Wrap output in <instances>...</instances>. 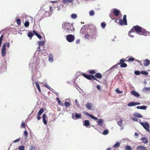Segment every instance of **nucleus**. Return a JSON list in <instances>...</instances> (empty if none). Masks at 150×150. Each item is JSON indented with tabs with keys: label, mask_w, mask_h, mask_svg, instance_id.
<instances>
[{
	"label": "nucleus",
	"mask_w": 150,
	"mask_h": 150,
	"mask_svg": "<svg viewBox=\"0 0 150 150\" xmlns=\"http://www.w3.org/2000/svg\"><path fill=\"white\" fill-rule=\"evenodd\" d=\"M62 26L64 34L71 33L75 30L74 26L69 23L64 22L62 24Z\"/></svg>",
	"instance_id": "nucleus-1"
},
{
	"label": "nucleus",
	"mask_w": 150,
	"mask_h": 150,
	"mask_svg": "<svg viewBox=\"0 0 150 150\" xmlns=\"http://www.w3.org/2000/svg\"><path fill=\"white\" fill-rule=\"evenodd\" d=\"M43 10H41L39 11L38 14L42 18L47 16L45 14L52 11V7L49 5H45L43 6Z\"/></svg>",
	"instance_id": "nucleus-2"
},
{
	"label": "nucleus",
	"mask_w": 150,
	"mask_h": 150,
	"mask_svg": "<svg viewBox=\"0 0 150 150\" xmlns=\"http://www.w3.org/2000/svg\"><path fill=\"white\" fill-rule=\"evenodd\" d=\"M142 28L137 25L134 26L129 31L128 33V35L131 38H133L134 36L131 34L132 33H134L135 31L138 34H139L140 33V32L142 31Z\"/></svg>",
	"instance_id": "nucleus-3"
},
{
	"label": "nucleus",
	"mask_w": 150,
	"mask_h": 150,
	"mask_svg": "<svg viewBox=\"0 0 150 150\" xmlns=\"http://www.w3.org/2000/svg\"><path fill=\"white\" fill-rule=\"evenodd\" d=\"M83 76L88 80H95L97 81H99L93 75L90 74H87L86 73L82 74Z\"/></svg>",
	"instance_id": "nucleus-4"
},
{
	"label": "nucleus",
	"mask_w": 150,
	"mask_h": 150,
	"mask_svg": "<svg viewBox=\"0 0 150 150\" xmlns=\"http://www.w3.org/2000/svg\"><path fill=\"white\" fill-rule=\"evenodd\" d=\"M83 76L88 80H95L97 81H99L93 75L90 74H87L86 73L82 74Z\"/></svg>",
	"instance_id": "nucleus-5"
},
{
	"label": "nucleus",
	"mask_w": 150,
	"mask_h": 150,
	"mask_svg": "<svg viewBox=\"0 0 150 150\" xmlns=\"http://www.w3.org/2000/svg\"><path fill=\"white\" fill-rule=\"evenodd\" d=\"M83 76L88 80H95L97 81H99L93 75L90 74H87L86 73L82 74Z\"/></svg>",
	"instance_id": "nucleus-6"
},
{
	"label": "nucleus",
	"mask_w": 150,
	"mask_h": 150,
	"mask_svg": "<svg viewBox=\"0 0 150 150\" xmlns=\"http://www.w3.org/2000/svg\"><path fill=\"white\" fill-rule=\"evenodd\" d=\"M126 15H125L123 16V20L122 19H120L119 20V24L121 25H127V20L126 19Z\"/></svg>",
	"instance_id": "nucleus-7"
},
{
	"label": "nucleus",
	"mask_w": 150,
	"mask_h": 150,
	"mask_svg": "<svg viewBox=\"0 0 150 150\" xmlns=\"http://www.w3.org/2000/svg\"><path fill=\"white\" fill-rule=\"evenodd\" d=\"M66 39L68 42H71L74 40L75 37L73 35L69 34L66 36Z\"/></svg>",
	"instance_id": "nucleus-8"
},
{
	"label": "nucleus",
	"mask_w": 150,
	"mask_h": 150,
	"mask_svg": "<svg viewBox=\"0 0 150 150\" xmlns=\"http://www.w3.org/2000/svg\"><path fill=\"white\" fill-rule=\"evenodd\" d=\"M139 123L146 131L149 132V126L147 122L143 123L142 122H140Z\"/></svg>",
	"instance_id": "nucleus-9"
},
{
	"label": "nucleus",
	"mask_w": 150,
	"mask_h": 150,
	"mask_svg": "<svg viewBox=\"0 0 150 150\" xmlns=\"http://www.w3.org/2000/svg\"><path fill=\"white\" fill-rule=\"evenodd\" d=\"M139 35H144L145 36L150 35V32L146 31L145 29L142 28V31L140 32Z\"/></svg>",
	"instance_id": "nucleus-10"
},
{
	"label": "nucleus",
	"mask_w": 150,
	"mask_h": 150,
	"mask_svg": "<svg viewBox=\"0 0 150 150\" xmlns=\"http://www.w3.org/2000/svg\"><path fill=\"white\" fill-rule=\"evenodd\" d=\"M6 44H4L1 49V54L2 57H4L6 54Z\"/></svg>",
	"instance_id": "nucleus-11"
},
{
	"label": "nucleus",
	"mask_w": 150,
	"mask_h": 150,
	"mask_svg": "<svg viewBox=\"0 0 150 150\" xmlns=\"http://www.w3.org/2000/svg\"><path fill=\"white\" fill-rule=\"evenodd\" d=\"M140 104L141 103L139 102H130L127 104V106L129 107H131Z\"/></svg>",
	"instance_id": "nucleus-12"
},
{
	"label": "nucleus",
	"mask_w": 150,
	"mask_h": 150,
	"mask_svg": "<svg viewBox=\"0 0 150 150\" xmlns=\"http://www.w3.org/2000/svg\"><path fill=\"white\" fill-rule=\"evenodd\" d=\"M88 30V32L90 33V34L91 36L93 34L94 32L96 30V28L94 27L92 29H87Z\"/></svg>",
	"instance_id": "nucleus-13"
},
{
	"label": "nucleus",
	"mask_w": 150,
	"mask_h": 150,
	"mask_svg": "<svg viewBox=\"0 0 150 150\" xmlns=\"http://www.w3.org/2000/svg\"><path fill=\"white\" fill-rule=\"evenodd\" d=\"M84 114L87 115V116H89L90 117H91L92 119H94L95 120H97V117L94 116L93 115H92L90 114H89L88 112H85Z\"/></svg>",
	"instance_id": "nucleus-14"
},
{
	"label": "nucleus",
	"mask_w": 150,
	"mask_h": 150,
	"mask_svg": "<svg viewBox=\"0 0 150 150\" xmlns=\"http://www.w3.org/2000/svg\"><path fill=\"white\" fill-rule=\"evenodd\" d=\"M81 116V114H79L76 113L75 115H73L72 116V118L76 120L79 118H80Z\"/></svg>",
	"instance_id": "nucleus-15"
},
{
	"label": "nucleus",
	"mask_w": 150,
	"mask_h": 150,
	"mask_svg": "<svg viewBox=\"0 0 150 150\" xmlns=\"http://www.w3.org/2000/svg\"><path fill=\"white\" fill-rule=\"evenodd\" d=\"M83 125L86 127H90V124L88 120H85V121L83 122Z\"/></svg>",
	"instance_id": "nucleus-16"
},
{
	"label": "nucleus",
	"mask_w": 150,
	"mask_h": 150,
	"mask_svg": "<svg viewBox=\"0 0 150 150\" xmlns=\"http://www.w3.org/2000/svg\"><path fill=\"white\" fill-rule=\"evenodd\" d=\"M113 13L116 16H118L120 13V11L116 9H114L113 10Z\"/></svg>",
	"instance_id": "nucleus-17"
},
{
	"label": "nucleus",
	"mask_w": 150,
	"mask_h": 150,
	"mask_svg": "<svg viewBox=\"0 0 150 150\" xmlns=\"http://www.w3.org/2000/svg\"><path fill=\"white\" fill-rule=\"evenodd\" d=\"M91 36V38H93L96 39L98 37V34L97 32V30L96 29V31L94 32L93 34Z\"/></svg>",
	"instance_id": "nucleus-18"
},
{
	"label": "nucleus",
	"mask_w": 150,
	"mask_h": 150,
	"mask_svg": "<svg viewBox=\"0 0 150 150\" xmlns=\"http://www.w3.org/2000/svg\"><path fill=\"white\" fill-rule=\"evenodd\" d=\"M42 118L43 120V122L44 124L45 125H47V122L46 120V115L45 114H44L42 116Z\"/></svg>",
	"instance_id": "nucleus-19"
},
{
	"label": "nucleus",
	"mask_w": 150,
	"mask_h": 150,
	"mask_svg": "<svg viewBox=\"0 0 150 150\" xmlns=\"http://www.w3.org/2000/svg\"><path fill=\"white\" fill-rule=\"evenodd\" d=\"M131 93L136 97H139L140 96L138 92L134 91H132L131 92Z\"/></svg>",
	"instance_id": "nucleus-20"
},
{
	"label": "nucleus",
	"mask_w": 150,
	"mask_h": 150,
	"mask_svg": "<svg viewBox=\"0 0 150 150\" xmlns=\"http://www.w3.org/2000/svg\"><path fill=\"white\" fill-rule=\"evenodd\" d=\"M86 107L89 110H91L92 104L91 103H87L86 105Z\"/></svg>",
	"instance_id": "nucleus-21"
},
{
	"label": "nucleus",
	"mask_w": 150,
	"mask_h": 150,
	"mask_svg": "<svg viewBox=\"0 0 150 150\" xmlns=\"http://www.w3.org/2000/svg\"><path fill=\"white\" fill-rule=\"evenodd\" d=\"M143 63L144 66H147L150 64V61L149 59H147L144 61Z\"/></svg>",
	"instance_id": "nucleus-22"
},
{
	"label": "nucleus",
	"mask_w": 150,
	"mask_h": 150,
	"mask_svg": "<svg viewBox=\"0 0 150 150\" xmlns=\"http://www.w3.org/2000/svg\"><path fill=\"white\" fill-rule=\"evenodd\" d=\"M97 120H98L97 121V122L98 125L100 126H102L103 123V119H100L98 120L97 119Z\"/></svg>",
	"instance_id": "nucleus-23"
},
{
	"label": "nucleus",
	"mask_w": 150,
	"mask_h": 150,
	"mask_svg": "<svg viewBox=\"0 0 150 150\" xmlns=\"http://www.w3.org/2000/svg\"><path fill=\"white\" fill-rule=\"evenodd\" d=\"M134 59V58L133 57L129 58L128 57H127L125 59V60L126 61L129 62H133Z\"/></svg>",
	"instance_id": "nucleus-24"
},
{
	"label": "nucleus",
	"mask_w": 150,
	"mask_h": 150,
	"mask_svg": "<svg viewBox=\"0 0 150 150\" xmlns=\"http://www.w3.org/2000/svg\"><path fill=\"white\" fill-rule=\"evenodd\" d=\"M133 115L134 117L139 118H142V115L138 113H134L133 114Z\"/></svg>",
	"instance_id": "nucleus-25"
},
{
	"label": "nucleus",
	"mask_w": 150,
	"mask_h": 150,
	"mask_svg": "<svg viewBox=\"0 0 150 150\" xmlns=\"http://www.w3.org/2000/svg\"><path fill=\"white\" fill-rule=\"evenodd\" d=\"M33 33L40 39H41L42 38V36L40 35H39V34H38L35 30H33Z\"/></svg>",
	"instance_id": "nucleus-26"
},
{
	"label": "nucleus",
	"mask_w": 150,
	"mask_h": 150,
	"mask_svg": "<svg viewBox=\"0 0 150 150\" xmlns=\"http://www.w3.org/2000/svg\"><path fill=\"white\" fill-rule=\"evenodd\" d=\"M95 76L96 78L99 79H101L102 77L101 74L100 73H96L95 75Z\"/></svg>",
	"instance_id": "nucleus-27"
},
{
	"label": "nucleus",
	"mask_w": 150,
	"mask_h": 150,
	"mask_svg": "<svg viewBox=\"0 0 150 150\" xmlns=\"http://www.w3.org/2000/svg\"><path fill=\"white\" fill-rule=\"evenodd\" d=\"M123 120L122 119H118L117 120V124L120 126V127H122V125Z\"/></svg>",
	"instance_id": "nucleus-28"
},
{
	"label": "nucleus",
	"mask_w": 150,
	"mask_h": 150,
	"mask_svg": "<svg viewBox=\"0 0 150 150\" xmlns=\"http://www.w3.org/2000/svg\"><path fill=\"white\" fill-rule=\"evenodd\" d=\"M137 150H147L146 148L142 146H139L137 147Z\"/></svg>",
	"instance_id": "nucleus-29"
},
{
	"label": "nucleus",
	"mask_w": 150,
	"mask_h": 150,
	"mask_svg": "<svg viewBox=\"0 0 150 150\" xmlns=\"http://www.w3.org/2000/svg\"><path fill=\"white\" fill-rule=\"evenodd\" d=\"M141 140H142V142L144 143V144L147 143L148 142V140L145 137H144L143 138L141 139Z\"/></svg>",
	"instance_id": "nucleus-30"
},
{
	"label": "nucleus",
	"mask_w": 150,
	"mask_h": 150,
	"mask_svg": "<svg viewBox=\"0 0 150 150\" xmlns=\"http://www.w3.org/2000/svg\"><path fill=\"white\" fill-rule=\"evenodd\" d=\"M49 60L50 62H52L53 61V56L52 54H50L49 55Z\"/></svg>",
	"instance_id": "nucleus-31"
},
{
	"label": "nucleus",
	"mask_w": 150,
	"mask_h": 150,
	"mask_svg": "<svg viewBox=\"0 0 150 150\" xmlns=\"http://www.w3.org/2000/svg\"><path fill=\"white\" fill-rule=\"evenodd\" d=\"M74 1V0H63V2L64 4L70 3Z\"/></svg>",
	"instance_id": "nucleus-32"
},
{
	"label": "nucleus",
	"mask_w": 150,
	"mask_h": 150,
	"mask_svg": "<svg viewBox=\"0 0 150 150\" xmlns=\"http://www.w3.org/2000/svg\"><path fill=\"white\" fill-rule=\"evenodd\" d=\"M137 109L145 110L146 108V107L145 105L142 106H137Z\"/></svg>",
	"instance_id": "nucleus-33"
},
{
	"label": "nucleus",
	"mask_w": 150,
	"mask_h": 150,
	"mask_svg": "<svg viewBox=\"0 0 150 150\" xmlns=\"http://www.w3.org/2000/svg\"><path fill=\"white\" fill-rule=\"evenodd\" d=\"M88 72L92 74H94L96 73L95 70H89L88 71Z\"/></svg>",
	"instance_id": "nucleus-34"
},
{
	"label": "nucleus",
	"mask_w": 150,
	"mask_h": 150,
	"mask_svg": "<svg viewBox=\"0 0 150 150\" xmlns=\"http://www.w3.org/2000/svg\"><path fill=\"white\" fill-rule=\"evenodd\" d=\"M35 85H36V87L37 88L38 91L40 92H41V91L40 89V86H39L38 83L37 81H35Z\"/></svg>",
	"instance_id": "nucleus-35"
},
{
	"label": "nucleus",
	"mask_w": 150,
	"mask_h": 150,
	"mask_svg": "<svg viewBox=\"0 0 150 150\" xmlns=\"http://www.w3.org/2000/svg\"><path fill=\"white\" fill-rule=\"evenodd\" d=\"M44 109L43 108H42L39 111V112L38 113V115H41L43 113V112H44Z\"/></svg>",
	"instance_id": "nucleus-36"
},
{
	"label": "nucleus",
	"mask_w": 150,
	"mask_h": 150,
	"mask_svg": "<svg viewBox=\"0 0 150 150\" xmlns=\"http://www.w3.org/2000/svg\"><path fill=\"white\" fill-rule=\"evenodd\" d=\"M86 34L85 35V38H88L90 37H91V36L90 34V33H88V30H87L86 31Z\"/></svg>",
	"instance_id": "nucleus-37"
},
{
	"label": "nucleus",
	"mask_w": 150,
	"mask_h": 150,
	"mask_svg": "<svg viewBox=\"0 0 150 150\" xmlns=\"http://www.w3.org/2000/svg\"><path fill=\"white\" fill-rule=\"evenodd\" d=\"M86 30L85 27L83 26L81 29L80 32L81 33H82L83 34V33Z\"/></svg>",
	"instance_id": "nucleus-38"
},
{
	"label": "nucleus",
	"mask_w": 150,
	"mask_h": 150,
	"mask_svg": "<svg viewBox=\"0 0 150 150\" xmlns=\"http://www.w3.org/2000/svg\"><path fill=\"white\" fill-rule=\"evenodd\" d=\"M89 13L90 16H92L94 15L95 13L93 10H91L89 11Z\"/></svg>",
	"instance_id": "nucleus-39"
},
{
	"label": "nucleus",
	"mask_w": 150,
	"mask_h": 150,
	"mask_svg": "<svg viewBox=\"0 0 150 150\" xmlns=\"http://www.w3.org/2000/svg\"><path fill=\"white\" fill-rule=\"evenodd\" d=\"M71 17L72 18L74 19L77 18V15L76 14L73 13L71 15Z\"/></svg>",
	"instance_id": "nucleus-40"
},
{
	"label": "nucleus",
	"mask_w": 150,
	"mask_h": 150,
	"mask_svg": "<svg viewBox=\"0 0 150 150\" xmlns=\"http://www.w3.org/2000/svg\"><path fill=\"white\" fill-rule=\"evenodd\" d=\"M126 61L125 59H120V63H117L116 64V65H120V64H121V63H124V62Z\"/></svg>",
	"instance_id": "nucleus-41"
},
{
	"label": "nucleus",
	"mask_w": 150,
	"mask_h": 150,
	"mask_svg": "<svg viewBox=\"0 0 150 150\" xmlns=\"http://www.w3.org/2000/svg\"><path fill=\"white\" fill-rule=\"evenodd\" d=\"M120 67H121L125 68L126 67L127 65L125 63H122L120 64Z\"/></svg>",
	"instance_id": "nucleus-42"
},
{
	"label": "nucleus",
	"mask_w": 150,
	"mask_h": 150,
	"mask_svg": "<svg viewBox=\"0 0 150 150\" xmlns=\"http://www.w3.org/2000/svg\"><path fill=\"white\" fill-rule=\"evenodd\" d=\"M33 35V34L31 32H29L28 33V36L30 38H32Z\"/></svg>",
	"instance_id": "nucleus-43"
},
{
	"label": "nucleus",
	"mask_w": 150,
	"mask_h": 150,
	"mask_svg": "<svg viewBox=\"0 0 150 150\" xmlns=\"http://www.w3.org/2000/svg\"><path fill=\"white\" fill-rule=\"evenodd\" d=\"M125 150H132V148L130 146H127L125 147Z\"/></svg>",
	"instance_id": "nucleus-44"
},
{
	"label": "nucleus",
	"mask_w": 150,
	"mask_h": 150,
	"mask_svg": "<svg viewBox=\"0 0 150 150\" xmlns=\"http://www.w3.org/2000/svg\"><path fill=\"white\" fill-rule=\"evenodd\" d=\"M120 143L118 142L116 143L114 145L113 147L114 148H116L119 147L120 146Z\"/></svg>",
	"instance_id": "nucleus-45"
},
{
	"label": "nucleus",
	"mask_w": 150,
	"mask_h": 150,
	"mask_svg": "<svg viewBox=\"0 0 150 150\" xmlns=\"http://www.w3.org/2000/svg\"><path fill=\"white\" fill-rule=\"evenodd\" d=\"M64 104L65 106L66 107H68L70 106V104L69 102H65Z\"/></svg>",
	"instance_id": "nucleus-46"
},
{
	"label": "nucleus",
	"mask_w": 150,
	"mask_h": 150,
	"mask_svg": "<svg viewBox=\"0 0 150 150\" xmlns=\"http://www.w3.org/2000/svg\"><path fill=\"white\" fill-rule=\"evenodd\" d=\"M113 13H110V18L112 20H114L115 19V17L114 16V14Z\"/></svg>",
	"instance_id": "nucleus-47"
},
{
	"label": "nucleus",
	"mask_w": 150,
	"mask_h": 150,
	"mask_svg": "<svg viewBox=\"0 0 150 150\" xmlns=\"http://www.w3.org/2000/svg\"><path fill=\"white\" fill-rule=\"evenodd\" d=\"M39 46H43L44 45V42L43 41H40L38 42Z\"/></svg>",
	"instance_id": "nucleus-48"
},
{
	"label": "nucleus",
	"mask_w": 150,
	"mask_h": 150,
	"mask_svg": "<svg viewBox=\"0 0 150 150\" xmlns=\"http://www.w3.org/2000/svg\"><path fill=\"white\" fill-rule=\"evenodd\" d=\"M57 101H58V103L60 105H63V103L61 102V100L59 99V98H57Z\"/></svg>",
	"instance_id": "nucleus-49"
},
{
	"label": "nucleus",
	"mask_w": 150,
	"mask_h": 150,
	"mask_svg": "<svg viewBox=\"0 0 150 150\" xmlns=\"http://www.w3.org/2000/svg\"><path fill=\"white\" fill-rule=\"evenodd\" d=\"M109 133V131L108 130H104L103 132V134L104 135H106L107 134Z\"/></svg>",
	"instance_id": "nucleus-50"
},
{
	"label": "nucleus",
	"mask_w": 150,
	"mask_h": 150,
	"mask_svg": "<svg viewBox=\"0 0 150 150\" xmlns=\"http://www.w3.org/2000/svg\"><path fill=\"white\" fill-rule=\"evenodd\" d=\"M18 148L19 150H25L24 147L23 146H19Z\"/></svg>",
	"instance_id": "nucleus-51"
},
{
	"label": "nucleus",
	"mask_w": 150,
	"mask_h": 150,
	"mask_svg": "<svg viewBox=\"0 0 150 150\" xmlns=\"http://www.w3.org/2000/svg\"><path fill=\"white\" fill-rule=\"evenodd\" d=\"M29 25V23L28 21H26L24 23V25L25 27H28Z\"/></svg>",
	"instance_id": "nucleus-52"
},
{
	"label": "nucleus",
	"mask_w": 150,
	"mask_h": 150,
	"mask_svg": "<svg viewBox=\"0 0 150 150\" xmlns=\"http://www.w3.org/2000/svg\"><path fill=\"white\" fill-rule=\"evenodd\" d=\"M106 25V24L105 22H103L101 23V26L103 28H105Z\"/></svg>",
	"instance_id": "nucleus-53"
},
{
	"label": "nucleus",
	"mask_w": 150,
	"mask_h": 150,
	"mask_svg": "<svg viewBox=\"0 0 150 150\" xmlns=\"http://www.w3.org/2000/svg\"><path fill=\"white\" fill-rule=\"evenodd\" d=\"M141 73L145 75H147L148 74V73L145 71H142L141 72Z\"/></svg>",
	"instance_id": "nucleus-54"
},
{
	"label": "nucleus",
	"mask_w": 150,
	"mask_h": 150,
	"mask_svg": "<svg viewBox=\"0 0 150 150\" xmlns=\"http://www.w3.org/2000/svg\"><path fill=\"white\" fill-rule=\"evenodd\" d=\"M115 91L117 93L119 94H121L122 93V91H120L118 88H117Z\"/></svg>",
	"instance_id": "nucleus-55"
},
{
	"label": "nucleus",
	"mask_w": 150,
	"mask_h": 150,
	"mask_svg": "<svg viewBox=\"0 0 150 150\" xmlns=\"http://www.w3.org/2000/svg\"><path fill=\"white\" fill-rule=\"evenodd\" d=\"M132 120L133 121H138V119L136 117H133L132 118Z\"/></svg>",
	"instance_id": "nucleus-56"
},
{
	"label": "nucleus",
	"mask_w": 150,
	"mask_h": 150,
	"mask_svg": "<svg viewBox=\"0 0 150 150\" xmlns=\"http://www.w3.org/2000/svg\"><path fill=\"white\" fill-rule=\"evenodd\" d=\"M16 23L18 25H20L21 23L20 19H17L16 20Z\"/></svg>",
	"instance_id": "nucleus-57"
},
{
	"label": "nucleus",
	"mask_w": 150,
	"mask_h": 150,
	"mask_svg": "<svg viewBox=\"0 0 150 150\" xmlns=\"http://www.w3.org/2000/svg\"><path fill=\"white\" fill-rule=\"evenodd\" d=\"M140 73H140L139 71H134V73L136 75H139L140 74Z\"/></svg>",
	"instance_id": "nucleus-58"
},
{
	"label": "nucleus",
	"mask_w": 150,
	"mask_h": 150,
	"mask_svg": "<svg viewBox=\"0 0 150 150\" xmlns=\"http://www.w3.org/2000/svg\"><path fill=\"white\" fill-rule=\"evenodd\" d=\"M21 127L22 128H25V123L23 122H22L21 124Z\"/></svg>",
	"instance_id": "nucleus-59"
},
{
	"label": "nucleus",
	"mask_w": 150,
	"mask_h": 150,
	"mask_svg": "<svg viewBox=\"0 0 150 150\" xmlns=\"http://www.w3.org/2000/svg\"><path fill=\"white\" fill-rule=\"evenodd\" d=\"M28 134V133L27 131L26 130H25L24 133V135L26 137H27Z\"/></svg>",
	"instance_id": "nucleus-60"
},
{
	"label": "nucleus",
	"mask_w": 150,
	"mask_h": 150,
	"mask_svg": "<svg viewBox=\"0 0 150 150\" xmlns=\"http://www.w3.org/2000/svg\"><path fill=\"white\" fill-rule=\"evenodd\" d=\"M144 90L145 91H150V88L149 87H146L145 88Z\"/></svg>",
	"instance_id": "nucleus-61"
},
{
	"label": "nucleus",
	"mask_w": 150,
	"mask_h": 150,
	"mask_svg": "<svg viewBox=\"0 0 150 150\" xmlns=\"http://www.w3.org/2000/svg\"><path fill=\"white\" fill-rule=\"evenodd\" d=\"M62 6H61V5L59 6H58L57 7V10L58 11H59L60 10L61 8L62 7Z\"/></svg>",
	"instance_id": "nucleus-62"
},
{
	"label": "nucleus",
	"mask_w": 150,
	"mask_h": 150,
	"mask_svg": "<svg viewBox=\"0 0 150 150\" xmlns=\"http://www.w3.org/2000/svg\"><path fill=\"white\" fill-rule=\"evenodd\" d=\"M5 44H6V46H7V47L8 48L9 47V42H6V43H4Z\"/></svg>",
	"instance_id": "nucleus-63"
},
{
	"label": "nucleus",
	"mask_w": 150,
	"mask_h": 150,
	"mask_svg": "<svg viewBox=\"0 0 150 150\" xmlns=\"http://www.w3.org/2000/svg\"><path fill=\"white\" fill-rule=\"evenodd\" d=\"M30 147L31 148L30 150H35V148L34 146H31Z\"/></svg>",
	"instance_id": "nucleus-64"
}]
</instances>
